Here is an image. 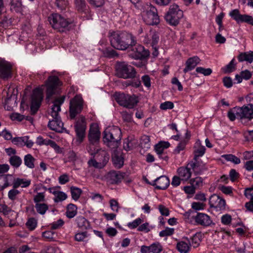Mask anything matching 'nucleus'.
<instances>
[{
  "mask_svg": "<svg viewBox=\"0 0 253 253\" xmlns=\"http://www.w3.org/2000/svg\"><path fill=\"white\" fill-rule=\"evenodd\" d=\"M109 40L112 47L122 50H126L129 46H132L136 43L134 37L126 31L110 33Z\"/></svg>",
  "mask_w": 253,
  "mask_h": 253,
  "instance_id": "f257e3e1",
  "label": "nucleus"
},
{
  "mask_svg": "<svg viewBox=\"0 0 253 253\" xmlns=\"http://www.w3.org/2000/svg\"><path fill=\"white\" fill-rule=\"evenodd\" d=\"M65 98V96L63 95L57 98L54 101L50 112L52 119L49 120L48 123V126L50 129L58 132H62L64 129L63 123L61 121L58 114L61 111L60 106L64 102Z\"/></svg>",
  "mask_w": 253,
  "mask_h": 253,
  "instance_id": "f03ea898",
  "label": "nucleus"
},
{
  "mask_svg": "<svg viewBox=\"0 0 253 253\" xmlns=\"http://www.w3.org/2000/svg\"><path fill=\"white\" fill-rule=\"evenodd\" d=\"M121 129L117 126L107 127L103 132V139L105 143L111 148L119 146L121 139Z\"/></svg>",
  "mask_w": 253,
  "mask_h": 253,
  "instance_id": "7ed1b4c3",
  "label": "nucleus"
},
{
  "mask_svg": "<svg viewBox=\"0 0 253 253\" xmlns=\"http://www.w3.org/2000/svg\"><path fill=\"white\" fill-rule=\"evenodd\" d=\"M50 25L55 30L60 32L68 31L72 24V21L58 13L51 14L48 17Z\"/></svg>",
  "mask_w": 253,
  "mask_h": 253,
  "instance_id": "20e7f679",
  "label": "nucleus"
},
{
  "mask_svg": "<svg viewBox=\"0 0 253 253\" xmlns=\"http://www.w3.org/2000/svg\"><path fill=\"white\" fill-rule=\"evenodd\" d=\"M116 71L118 77L124 79H133L136 74L134 68L124 61L116 63Z\"/></svg>",
  "mask_w": 253,
  "mask_h": 253,
  "instance_id": "39448f33",
  "label": "nucleus"
},
{
  "mask_svg": "<svg viewBox=\"0 0 253 253\" xmlns=\"http://www.w3.org/2000/svg\"><path fill=\"white\" fill-rule=\"evenodd\" d=\"M183 11L176 4L170 5L169 10L165 16L167 22L171 26H177L183 17Z\"/></svg>",
  "mask_w": 253,
  "mask_h": 253,
  "instance_id": "423d86ee",
  "label": "nucleus"
},
{
  "mask_svg": "<svg viewBox=\"0 0 253 253\" xmlns=\"http://www.w3.org/2000/svg\"><path fill=\"white\" fill-rule=\"evenodd\" d=\"M116 100L121 106L129 109L133 108L138 102L136 95H130L125 93L116 95Z\"/></svg>",
  "mask_w": 253,
  "mask_h": 253,
  "instance_id": "0eeeda50",
  "label": "nucleus"
},
{
  "mask_svg": "<svg viewBox=\"0 0 253 253\" xmlns=\"http://www.w3.org/2000/svg\"><path fill=\"white\" fill-rule=\"evenodd\" d=\"M143 19L145 23L149 25H157L160 22L157 10L151 5L148 6L146 11H144Z\"/></svg>",
  "mask_w": 253,
  "mask_h": 253,
  "instance_id": "6e6552de",
  "label": "nucleus"
},
{
  "mask_svg": "<svg viewBox=\"0 0 253 253\" xmlns=\"http://www.w3.org/2000/svg\"><path fill=\"white\" fill-rule=\"evenodd\" d=\"M83 106V99L80 95H76L70 100L69 113L71 119H74L78 114L82 112Z\"/></svg>",
  "mask_w": 253,
  "mask_h": 253,
  "instance_id": "1a4fd4ad",
  "label": "nucleus"
},
{
  "mask_svg": "<svg viewBox=\"0 0 253 253\" xmlns=\"http://www.w3.org/2000/svg\"><path fill=\"white\" fill-rule=\"evenodd\" d=\"M42 100V91L40 88H36L31 96V111L32 114H35L39 109Z\"/></svg>",
  "mask_w": 253,
  "mask_h": 253,
  "instance_id": "9d476101",
  "label": "nucleus"
},
{
  "mask_svg": "<svg viewBox=\"0 0 253 253\" xmlns=\"http://www.w3.org/2000/svg\"><path fill=\"white\" fill-rule=\"evenodd\" d=\"M75 128L77 137V140L80 143L84 139L86 129L85 119L84 116H81L78 118L75 125Z\"/></svg>",
  "mask_w": 253,
  "mask_h": 253,
  "instance_id": "9b49d317",
  "label": "nucleus"
},
{
  "mask_svg": "<svg viewBox=\"0 0 253 253\" xmlns=\"http://www.w3.org/2000/svg\"><path fill=\"white\" fill-rule=\"evenodd\" d=\"M61 85L59 78L57 76H50L46 83V96L49 98L55 92L56 88Z\"/></svg>",
  "mask_w": 253,
  "mask_h": 253,
  "instance_id": "f8f14e48",
  "label": "nucleus"
},
{
  "mask_svg": "<svg viewBox=\"0 0 253 253\" xmlns=\"http://www.w3.org/2000/svg\"><path fill=\"white\" fill-rule=\"evenodd\" d=\"M76 10L82 16L89 19L91 17V14L89 7L86 4L85 0H74Z\"/></svg>",
  "mask_w": 253,
  "mask_h": 253,
  "instance_id": "ddd939ff",
  "label": "nucleus"
},
{
  "mask_svg": "<svg viewBox=\"0 0 253 253\" xmlns=\"http://www.w3.org/2000/svg\"><path fill=\"white\" fill-rule=\"evenodd\" d=\"M12 76V65L4 59H0V78L6 80Z\"/></svg>",
  "mask_w": 253,
  "mask_h": 253,
  "instance_id": "4468645a",
  "label": "nucleus"
},
{
  "mask_svg": "<svg viewBox=\"0 0 253 253\" xmlns=\"http://www.w3.org/2000/svg\"><path fill=\"white\" fill-rule=\"evenodd\" d=\"M209 204L211 208L216 211L223 210L225 208V201L216 194L212 195L209 199Z\"/></svg>",
  "mask_w": 253,
  "mask_h": 253,
  "instance_id": "2eb2a0df",
  "label": "nucleus"
},
{
  "mask_svg": "<svg viewBox=\"0 0 253 253\" xmlns=\"http://www.w3.org/2000/svg\"><path fill=\"white\" fill-rule=\"evenodd\" d=\"M229 15L238 23L246 22L253 25V17L246 14H241L238 9H236L232 10L229 13Z\"/></svg>",
  "mask_w": 253,
  "mask_h": 253,
  "instance_id": "dca6fc26",
  "label": "nucleus"
},
{
  "mask_svg": "<svg viewBox=\"0 0 253 253\" xmlns=\"http://www.w3.org/2000/svg\"><path fill=\"white\" fill-rule=\"evenodd\" d=\"M133 52L130 55L135 59H142L149 57L150 55L149 51L145 49L144 46L141 45H137L136 47L133 48Z\"/></svg>",
  "mask_w": 253,
  "mask_h": 253,
  "instance_id": "f3484780",
  "label": "nucleus"
},
{
  "mask_svg": "<svg viewBox=\"0 0 253 253\" xmlns=\"http://www.w3.org/2000/svg\"><path fill=\"white\" fill-rule=\"evenodd\" d=\"M237 113L240 115V118L251 120L253 118V105L249 104L237 109Z\"/></svg>",
  "mask_w": 253,
  "mask_h": 253,
  "instance_id": "a211bd4d",
  "label": "nucleus"
},
{
  "mask_svg": "<svg viewBox=\"0 0 253 253\" xmlns=\"http://www.w3.org/2000/svg\"><path fill=\"white\" fill-rule=\"evenodd\" d=\"M125 173L121 172L120 171H111L106 175V178L110 184H118L124 178Z\"/></svg>",
  "mask_w": 253,
  "mask_h": 253,
  "instance_id": "6ab92c4d",
  "label": "nucleus"
},
{
  "mask_svg": "<svg viewBox=\"0 0 253 253\" xmlns=\"http://www.w3.org/2000/svg\"><path fill=\"white\" fill-rule=\"evenodd\" d=\"M149 184L157 189L165 190L169 185V180L167 176L162 175Z\"/></svg>",
  "mask_w": 253,
  "mask_h": 253,
  "instance_id": "aec40b11",
  "label": "nucleus"
},
{
  "mask_svg": "<svg viewBox=\"0 0 253 253\" xmlns=\"http://www.w3.org/2000/svg\"><path fill=\"white\" fill-rule=\"evenodd\" d=\"M194 219L197 224L204 227L209 226L212 223L211 217L204 213H197L194 217Z\"/></svg>",
  "mask_w": 253,
  "mask_h": 253,
  "instance_id": "412c9836",
  "label": "nucleus"
},
{
  "mask_svg": "<svg viewBox=\"0 0 253 253\" xmlns=\"http://www.w3.org/2000/svg\"><path fill=\"white\" fill-rule=\"evenodd\" d=\"M160 40L159 35L155 31H150L147 33L143 40L144 43L150 44L152 46L157 45Z\"/></svg>",
  "mask_w": 253,
  "mask_h": 253,
  "instance_id": "4be33fe9",
  "label": "nucleus"
},
{
  "mask_svg": "<svg viewBox=\"0 0 253 253\" xmlns=\"http://www.w3.org/2000/svg\"><path fill=\"white\" fill-rule=\"evenodd\" d=\"M170 146L168 142H160L155 146V150L159 158L165 161L168 160V156L164 153V150Z\"/></svg>",
  "mask_w": 253,
  "mask_h": 253,
  "instance_id": "5701e85b",
  "label": "nucleus"
},
{
  "mask_svg": "<svg viewBox=\"0 0 253 253\" xmlns=\"http://www.w3.org/2000/svg\"><path fill=\"white\" fill-rule=\"evenodd\" d=\"M100 137V132L97 126L92 125L90 126L88 134V139L90 143L95 144L98 142Z\"/></svg>",
  "mask_w": 253,
  "mask_h": 253,
  "instance_id": "b1692460",
  "label": "nucleus"
},
{
  "mask_svg": "<svg viewBox=\"0 0 253 253\" xmlns=\"http://www.w3.org/2000/svg\"><path fill=\"white\" fill-rule=\"evenodd\" d=\"M178 176L183 181H187L191 176V171L190 168L187 167H181L177 170Z\"/></svg>",
  "mask_w": 253,
  "mask_h": 253,
  "instance_id": "393cba45",
  "label": "nucleus"
},
{
  "mask_svg": "<svg viewBox=\"0 0 253 253\" xmlns=\"http://www.w3.org/2000/svg\"><path fill=\"white\" fill-rule=\"evenodd\" d=\"M200 59L197 56H194L188 59L186 62V67L183 69V72L186 73L193 70L200 63Z\"/></svg>",
  "mask_w": 253,
  "mask_h": 253,
  "instance_id": "a878e982",
  "label": "nucleus"
},
{
  "mask_svg": "<svg viewBox=\"0 0 253 253\" xmlns=\"http://www.w3.org/2000/svg\"><path fill=\"white\" fill-rule=\"evenodd\" d=\"M75 222L78 227L82 229H87L90 227L89 222L82 216H77L75 219Z\"/></svg>",
  "mask_w": 253,
  "mask_h": 253,
  "instance_id": "bb28decb",
  "label": "nucleus"
},
{
  "mask_svg": "<svg viewBox=\"0 0 253 253\" xmlns=\"http://www.w3.org/2000/svg\"><path fill=\"white\" fill-rule=\"evenodd\" d=\"M1 175L5 189L10 186H12L13 187V185L14 182H15L16 178L11 174H7Z\"/></svg>",
  "mask_w": 253,
  "mask_h": 253,
  "instance_id": "cd10ccee",
  "label": "nucleus"
},
{
  "mask_svg": "<svg viewBox=\"0 0 253 253\" xmlns=\"http://www.w3.org/2000/svg\"><path fill=\"white\" fill-rule=\"evenodd\" d=\"M77 213V207L73 204H69L67 207L66 215L69 218H72Z\"/></svg>",
  "mask_w": 253,
  "mask_h": 253,
  "instance_id": "c85d7f7f",
  "label": "nucleus"
},
{
  "mask_svg": "<svg viewBox=\"0 0 253 253\" xmlns=\"http://www.w3.org/2000/svg\"><path fill=\"white\" fill-rule=\"evenodd\" d=\"M36 159L31 154L26 155L24 158V165L28 168L33 169L35 168Z\"/></svg>",
  "mask_w": 253,
  "mask_h": 253,
  "instance_id": "c756f323",
  "label": "nucleus"
},
{
  "mask_svg": "<svg viewBox=\"0 0 253 253\" xmlns=\"http://www.w3.org/2000/svg\"><path fill=\"white\" fill-rule=\"evenodd\" d=\"M238 59L240 62L246 61L251 63L253 61V51L242 53L239 55Z\"/></svg>",
  "mask_w": 253,
  "mask_h": 253,
  "instance_id": "7c9ffc66",
  "label": "nucleus"
},
{
  "mask_svg": "<svg viewBox=\"0 0 253 253\" xmlns=\"http://www.w3.org/2000/svg\"><path fill=\"white\" fill-rule=\"evenodd\" d=\"M176 248L180 253H188L190 251V246L189 243L180 241L177 243Z\"/></svg>",
  "mask_w": 253,
  "mask_h": 253,
  "instance_id": "2f4dec72",
  "label": "nucleus"
},
{
  "mask_svg": "<svg viewBox=\"0 0 253 253\" xmlns=\"http://www.w3.org/2000/svg\"><path fill=\"white\" fill-rule=\"evenodd\" d=\"M205 146H201L199 143H196L194 151V159L196 160L197 158L202 157L205 154Z\"/></svg>",
  "mask_w": 253,
  "mask_h": 253,
  "instance_id": "473e14b6",
  "label": "nucleus"
},
{
  "mask_svg": "<svg viewBox=\"0 0 253 253\" xmlns=\"http://www.w3.org/2000/svg\"><path fill=\"white\" fill-rule=\"evenodd\" d=\"M9 162L13 168H18L21 165L22 160L17 155L11 156L9 159Z\"/></svg>",
  "mask_w": 253,
  "mask_h": 253,
  "instance_id": "72a5a7b5",
  "label": "nucleus"
},
{
  "mask_svg": "<svg viewBox=\"0 0 253 253\" xmlns=\"http://www.w3.org/2000/svg\"><path fill=\"white\" fill-rule=\"evenodd\" d=\"M30 183V180H25L23 178H17L15 179V182L14 183L13 188H18L20 186L22 188H26L28 187Z\"/></svg>",
  "mask_w": 253,
  "mask_h": 253,
  "instance_id": "f704fd0d",
  "label": "nucleus"
},
{
  "mask_svg": "<svg viewBox=\"0 0 253 253\" xmlns=\"http://www.w3.org/2000/svg\"><path fill=\"white\" fill-rule=\"evenodd\" d=\"M140 146L145 150H148L151 147L150 139L149 136L144 135L141 136L140 140Z\"/></svg>",
  "mask_w": 253,
  "mask_h": 253,
  "instance_id": "c9c22d12",
  "label": "nucleus"
},
{
  "mask_svg": "<svg viewBox=\"0 0 253 253\" xmlns=\"http://www.w3.org/2000/svg\"><path fill=\"white\" fill-rule=\"evenodd\" d=\"M201 237V236L200 233H196L191 238V242L187 238H186V239L188 240L190 246L191 245L194 248H197L200 245Z\"/></svg>",
  "mask_w": 253,
  "mask_h": 253,
  "instance_id": "e433bc0d",
  "label": "nucleus"
},
{
  "mask_svg": "<svg viewBox=\"0 0 253 253\" xmlns=\"http://www.w3.org/2000/svg\"><path fill=\"white\" fill-rule=\"evenodd\" d=\"M70 191L72 198L75 201H77L82 193V190L81 189L75 186L71 187Z\"/></svg>",
  "mask_w": 253,
  "mask_h": 253,
  "instance_id": "4c0bfd02",
  "label": "nucleus"
},
{
  "mask_svg": "<svg viewBox=\"0 0 253 253\" xmlns=\"http://www.w3.org/2000/svg\"><path fill=\"white\" fill-rule=\"evenodd\" d=\"M190 183L196 189H199L203 185V180L201 177H196L190 180Z\"/></svg>",
  "mask_w": 253,
  "mask_h": 253,
  "instance_id": "58836bf2",
  "label": "nucleus"
},
{
  "mask_svg": "<svg viewBox=\"0 0 253 253\" xmlns=\"http://www.w3.org/2000/svg\"><path fill=\"white\" fill-rule=\"evenodd\" d=\"M22 0H11V9L18 12L22 10Z\"/></svg>",
  "mask_w": 253,
  "mask_h": 253,
  "instance_id": "ea45409f",
  "label": "nucleus"
},
{
  "mask_svg": "<svg viewBox=\"0 0 253 253\" xmlns=\"http://www.w3.org/2000/svg\"><path fill=\"white\" fill-rule=\"evenodd\" d=\"M17 188H13L8 192V198L12 201L18 200V196L21 192L17 189Z\"/></svg>",
  "mask_w": 253,
  "mask_h": 253,
  "instance_id": "a19ab883",
  "label": "nucleus"
},
{
  "mask_svg": "<svg viewBox=\"0 0 253 253\" xmlns=\"http://www.w3.org/2000/svg\"><path fill=\"white\" fill-rule=\"evenodd\" d=\"M235 60L233 58L230 63L222 68V70L225 73H230L236 69V63H235Z\"/></svg>",
  "mask_w": 253,
  "mask_h": 253,
  "instance_id": "79ce46f5",
  "label": "nucleus"
},
{
  "mask_svg": "<svg viewBox=\"0 0 253 253\" xmlns=\"http://www.w3.org/2000/svg\"><path fill=\"white\" fill-rule=\"evenodd\" d=\"M113 164L115 167L121 168L124 165V159L121 156L114 155L112 158Z\"/></svg>",
  "mask_w": 253,
  "mask_h": 253,
  "instance_id": "37998d69",
  "label": "nucleus"
},
{
  "mask_svg": "<svg viewBox=\"0 0 253 253\" xmlns=\"http://www.w3.org/2000/svg\"><path fill=\"white\" fill-rule=\"evenodd\" d=\"M226 161L232 162L235 164H239L241 163L240 159L232 154H226L222 156Z\"/></svg>",
  "mask_w": 253,
  "mask_h": 253,
  "instance_id": "c03bdc74",
  "label": "nucleus"
},
{
  "mask_svg": "<svg viewBox=\"0 0 253 253\" xmlns=\"http://www.w3.org/2000/svg\"><path fill=\"white\" fill-rule=\"evenodd\" d=\"M35 208L37 212L41 214H44L48 209V206L44 203L36 204Z\"/></svg>",
  "mask_w": 253,
  "mask_h": 253,
  "instance_id": "a18cd8bd",
  "label": "nucleus"
},
{
  "mask_svg": "<svg viewBox=\"0 0 253 253\" xmlns=\"http://www.w3.org/2000/svg\"><path fill=\"white\" fill-rule=\"evenodd\" d=\"M151 252L160 253L163 250L162 246L159 243H155L150 246Z\"/></svg>",
  "mask_w": 253,
  "mask_h": 253,
  "instance_id": "49530a36",
  "label": "nucleus"
},
{
  "mask_svg": "<svg viewBox=\"0 0 253 253\" xmlns=\"http://www.w3.org/2000/svg\"><path fill=\"white\" fill-rule=\"evenodd\" d=\"M27 228L30 230H33L37 225V221L34 218H30L26 223Z\"/></svg>",
  "mask_w": 253,
  "mask_h": 253,
  "instance_id": "de8ad7c7",
  "label": "nucleus"
},
{
  "mask_svg": "<svg viewBox=\"0 0 253 253\" xmlns=\"http://www.w3.org/2000/svg\"><path fill=\"white\" fill-rule=\"evenodd\" d=\"M87 237V232H81L77 233L75 235L74 239L78 242H83Z\"/></svg>",
  "mask_w": 253,
  "mask_h": 253,
  "instance_id": "09e8293b",
  "label": "nucleus"
},
{
  "mask_svg": "<svg viewBox=\"0 0 253 253\" xmlns=\"http://www.w3.org/2000/svg\"><path fill=\"white\" fill-rule=\"evenodd\" d=\"M26 139L25 136L15 137L12 139V142L18 146L21 147L24 146V141Z\"/></svg>",
  "mask_w": 253,
  "mask_h": 253,
  "instance_id": "8fccbe9b",
  "label": "nucleus"
},
{
  "mask_svg": "<svg viewBox=\"0 0 253 253\" xmlns=\"http://www.w3.org/2000/svg\"><path fill=\"white\" fill-rule=\"evenodd\" d=\"M67 198V195L66 193L62 191H59L55 196L54 201L55 203H58L65 200Z\"/></svg>",
  "mask_w": 253,
  "mask_h": 253,
  "instance_id": "3c124183",
  "label": "nucleus"
},
{
  "mask_svg": "<svg viewBox=\"0 0 253 253\" xmlns=\"http://www.w3.org/2000/svg\"><path fill=\"white\" fill-rule=\"evenodd\" d=\"M142 219L140 218H137L132 222L127 223V226L131 229H134L138 227L142 222Z\"/></svg>",
  "mask_w": 253,
  "mask_h": 253,
  "instance_id": "603ef678",
  "label": "nucleus"
},
{
  "mask_svg": "<svg viewBox=\"0 0 253 253\" xmlns=\"http://www.w3.org/2000/svg\"><path fill=\"white\" fill-rule=\"evenodd\" d=\"M173 233V228L167 227L165 230L161 231L159 233V236L162 237L169 236L172 235Z\"/></svg>",
  "mask_w": 253,
  "mask_h": 253,
  "instance_id": "864d4df0",
  "label": "nucleus"
},
{
  "mask_svg": "<svg viewBox=\"0 0 253 253\" xmlns=\"http://www.w3.org/2000/svg\"><path fill=\"white\" fill-rule=\"evenodd\" d=\"M238 107H234L233 109L228 112V117L230 121H233L236 119V116L240 118V115L237 113V109Z\"/></svg>",
  "mask_w": 253,
  "mask_h": 253,
  "instance_id": "5fc2aeb1",
  "label": "nucleus"
},
{
  "mask_svg": "<svg viewBox=\"0 0 253 253\" xmlns=\"http://www.w3.org/2000/svg\"><path fill=\"white\" fill-rule=\"evenodd\" d=\"M197 73L202 74L204 76L210 75L212 73V70L211 68H204L203 67H199L196 69Z\"/></svg>",
  "mask_w": 253,
  "mask_h": 253,
  "instance_id": "6e6d98bb",
  "label": "nucleus"
},
{
  "mask_svg": "<svg viewBox=\"0 0 253 253\" xmlns=\"http://www.w3.org/2000/svg\"><path fill=\"white\" fill-rule=\"evenodd\" d=\"M64 223V221L62 219H59L50 224V228L52 230L58 229L63 225Z\"/></svg>",
  "mask_w": 253,
  "mask_h": 253,
  "instance_id": "4d7b16f0",
  "label": "nucleus"
},
{
  "mask_svg": "<svg viewBox=\"0 0 253 253\" xmlns=\"http://www.w3.org/2000/svg\"><path fill=\"white\" fill-rule=\"evenodd\" d=\"M149 224L148 222H145L141 225H139L137 228L138 231L144 232L148 233L150 231Z\"/></svg>",
  "mask_w": 253,
  "mask_h": 253,
  "instance_id": "13d9d810",
  "label": "nucleus"
},
{
  "mask_svg": "<svg viewBox=\"0 0 253 253\" xmlns=\"http://www.w3.org/2000/svg\"><path fill=\"white\" fill-rule=\"evenodd\" d=\"M174 105L172 102L170 101H166L160 105V108L162 110H166L167 109H171L173 108Z\"/></svg>",
  "mask_w": 253,
  "mask_h": 253,
  "instance_id": "bf43d9fd",
  "label": "nucleus"
},
{
  "mask_svg": "<svg viewBox=\"0 0 253 253\" xmlns=\"http://www.w3.org/2000/svg\"><path fill=\"white\" fill-rule=\"evenodd\" d=\"M110 206L111 210L115 212L119 211V206L118 202L115 199H111L110 200Z\"/></svg>",
  "mask_w": 253,
  "mask_h": 253,
  "instance_id": "052dcab7",
  "label": "nucleus"
},
{
  "mask_svg": "<svg viewBox=\"0 0 253 253\" xmlns=\"http://www.w3.org/2000/svg\"><path fill=\"white\" fill-rule=\"evenodd\" d=\"M42 237L47 240L51 241L54 238L55 233L52 231H46L42 233Z\"/></svg>",
  "mask_w": 253,
  "mask_h": 253,
  "instance_id": "680f3d73",
  "label": "nucleus"
},
{
  "mask_svg": "<svg viewBox=\"0 0 253 253\" xmlns=\"http://www.w3.org/2000/svg\"><path fill=\"white\" fill-rule=\"evenodd\" d=\"M11 119L13 121H22L24 119V116L18 113H13L10 116Z\"/></svg>",
  "mask_w": 253,
  "mask_h": 253,
  "instance_id": "e2e57ef3",
  "label": "nucleus"
},
{
  "mask_svg": "<svg viewBox=\"0 0 253 253\" xmlns=\"http://www.w3.org/2000/svg\"><path fill=\"white\" fill-rule=\"evenodd\" d=\"M231 216L228 214L222 215L221 218V222L224 225H229L231 223Z\"/></svg>",
  "mask_w": 253,
  "mask_h": 253,
  "instance_id": "0e129e2a",
  "label": "nucleus"
},
{
  "mask_svg": "<svg viewBox=\"0 0 253 253\" xmlns=\"http://www.w3.org/2000/svg\"><path fill=\"white\" fill-rule=\"evenodd\" d=\"M34 201L36 204H40V202L44 201V195L43 193H38L34 197Z\"/></svg>",
  "mask_w": 253,
  "mask_h": 253,
  "instance_id": "69168bd1",
  "label": "nucleus"
},
{
  "mask_svg": "<svg viewBox=\"0 0 253 253\" xmlns=\"http://www.w3.org/2000/svg\"><path fill=\"white\" fill-rule=\"evenodd\" d=\"M158 209L161 214L162 215L168 216L169 214V209L165 206L162 205H160L158 207Z\"/></svg>",
  "mask_w": 253,
  "mask_h": 253,
  "instance_id": "338daca9",
  "label": "nucleus"
},
{
  "mask_svg": "<svg viewBox=\"0 0 253 253\" xmlns=\"http://www.w3.org/2000/svg\"><path fill=\"white\" fill-rule=\"evenodd\" d=\"M244 137L247 141L253 140V130H247L244 133Z\"/></svg>",
  "mask_w": 253,
  "mask_h": 253,
  "instance_id": "774afa93",
  "label": "nucleus"
}]
</instances>
